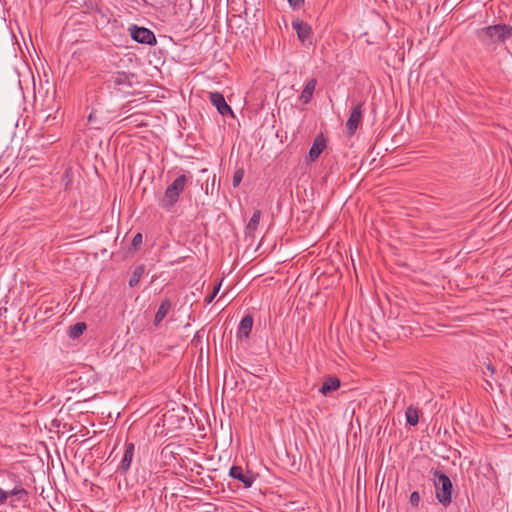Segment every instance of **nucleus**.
Segmentation results:
<instances>
[{
    "label": "nucleus",
    "instance_id": "obj_6",
    "mask_svg": "<svg viewBox=\"0 0 512 512\" xmlns=\"http://www.w3.org/2000/svg\"><path fill=\"white\" fill-rule=\"evenodd\" d=\"M229 476L243 483L245 488L252 487L255 476L252 472L245 470L242 466L233 465L229 470Z\"/></svg>",
    "mask_w": 512,
    "mask_h": 512
},
{
    "label": "nucleus",
    "instance_id": "obj_23",
    "mask_svg": "<svg viewBox=\"0 0 512 512\" xmlns=\"http://www.w3.org/2000/svg\"><path fill=\"white\" fill-rule=\"evenodd\" d=\"M495 373V368L491 362L485 363V370H483L484 376L492 377Z\"/></svg>",
    "mask_w": 512,
    "mask_h": 512
},
{
    "label": "nucleus",
    "instance_id": "obj_15",
    "mask_svg": "<svg viewBox=\"0 0 512 512\" xmlns=\"http://www.w3.org/2000/svg\"><path fill=\"white\" fill-rule=\"evenodd\" d=\"M171 302L169 299H165L161 302L154 319V324L158 326L161 321L167 316L171 309Z\"/></svg>",
    "mask_w": 512,
    "mask_h": 512
},
{
    "label": "nucleus",
    "instance_id": "obj_13",
    "mask_svg": "<svg viewBox=\"0 0 512 512\" xmlns=\"http://www.w3.org/2000/svg\"><path fill=\"white\" fill-rule=\"evenodd\" d=\"M340 380L337 377H328L324 380L319 392L324 396L330 392L336 391L340 387Z\"/></svg>",
    "mask_w": 512,
    "mask_h": 512
},
{
    "label": "nucleus",
    "instance_id": "obj_25",
    "mask_svg": "<svg viewBox=\"0 0 512 512\" xmlns=\"http://www.w3.org/2000/svg\"><path fill=\"white\" fill-rule=\"evenodd\" d=\"M142 234L141 233H137L134 237H133V240H132V245L134 247H138L141 243H142Z\"/></svg>",
    "mask_w": 512,
    "mask_h": 512
},
{
    "label": "nucleus",
    "instance_id": "obj_26",
    "mask_svg": "<svg viewBox=\"0 0 512 512\" xmlns=\"http://www.w3.org/2000/svg\"><path fill=\"white\" fill-rule=\"evenodd\" d=\"M289 4L296 8V7H300L303 3H304V0H288Z\"/></svg>",
    "mask_w": 512,
    "mask_h": 512
},
{
    "label": "nucleus",
    "instance_id": "obj_24",
    "mask_svg": "<svg viewBox=\"0 0 512 512\" xmlns=\"http://www.w3.org/2000/svg\"><path fill=\"white\" fill-rule=\"evenodd\" d=\"M409 501H410V504L412 506L417 507L419 505V502H420V495H419V493L417 491L412 492L411 495H410Z\"/></svg>",
    "mask_w": 512,
    "mask_h": 512
},
{
    "label": "nucleus",
    "instance_id": "obj_12",
    "mask_svg": "<svg viewBox=\"0 0 512 512\" xmlns=\"http://www.w3.org/2000/svg\"><path fill=\"white\" fill-rule=\"evenodd\" d=\"M325 147H326L325 139L321 138L319 136L316 137V139L314 140V142L309 150V157H310L311 161H315L320 156V154L323 152Z\"/></svg>",
    "mask_w": 512,
    "mask_h": 512
},
{
    "label": "nucleus",
    "instance_id": "obj_10",
    "mask_svg": "<svg viewBox=\"0 0 512 512\" xmlns=\"http://www.w3.org/2000/svg\"><path fill=\"white\" fill-rule=\"evenodd\" d=\"M316 84H317V81L315 78H312L306 82L305 87L299 96V101L302 104H308L311 101Z\"/></svg>",
    "mask_w": 512,
    "mask_h": 512
},
{
    "label": "nucleus",
    "instance_id": "obj_16",
    "mask_svg": "<svg viewBox=\"0 0 512 512\" xmlns=\"http://www.w3.org/2000/svg\"><path fill=\"white\" fill-rule=\"evenodd\" d=\"M145 274V266L144 265H138L134 271L132 272V275L129 279V286L135 287L138 285L140 279Z\"/></svg>",
    "mask_w": 512,
    "mask_h": 512
},
{
    "label": "nucleus",
    "instance_id": "obj_7",
    "mask_svg": "<svg viewBox=\"0 0 512 512\" xmlns=\"http://www.w3.org/2000/svg\"><path fill=\"white\" fill-rule=\"evenodd\" d=\"M363 117V103H358L353 109L347 119L346 127L348 130L349 136L355 134L358 129Z\"/></svg>",
    "mask_w": 512,
    "mask_h": 512
},
{
    "label": "nucleus",
    "instance_id": "obj_11",
    "mask_svg": "<svg viewBox=\"0 0 512 512\" xmlns=\"http://www.w3.org/2000/svg\"><path fill=\"white\" fill-rule=\"evenodd\" d=\"M253 326V317L251 315H245L239 324L237 336L239 338H248Z\"/></svg>",
    "mask_w": 512,
    "mask_h": 512
},
{
    "label": "nucleus",
    "instance_id": "obj_27",
    "mask_svg": "<svg viewBox=\"0 0 512 512\" xmlns=\"http://www.w3.org/2000/svg\"><path fill=\"white\" fill-rule=\"evenodd\" d=\"M6 493H5V490H3L2 488H0V505H4L6 504Z\"/></svg>",
    "mask_w": 512,
    "mask_h": 512
},
{
    "label": "nucleus",
    "instance_id": "obj_21",
    "mask_svg": "<svg viewBox=\"0 0 512 512\" xmlns=\"http://www.w3.org/2000/svg\"><path fill=\"white\" fill-rule=\"evenodd\" d=\"M243 176H244V171L242 169H239L234 173L233 180H232L234 187H237L241 183Z\"/></svg>",
    "mask_w": 512,
    "mask_h": 512
},
{
    "label": "nucleus",
    "instance_id": "obj_5",
    "mask_svg": "<svg viewBox=\"0 0 512 512\" xmlns=\"http://www.w3.org/2000/svg\"><path fill=\"white\" fill-rule=\"evenodd\" d=\"M129 31L131 38L138 43L155 45L157 42L154 33L148 28L132 25Z\"/></svg>",
    "mask_w": 512,
    "mask_h": 512
},
{
    "label": "nucleus",
    "instance_id": "obj_19",
    "mask_svg": "<svg viewBox=\"0 0 512 512\" xmlns=\"http://www.w3.org/2000/svg\"><path fill=\"white\" fill-rule=\"evenodd\" d=\"M405 416H406V421L409 425L415 426L418 424L419 416H418L417 409L413 408L412 406L408 407L405 412Z\"/></svg>",
    "mask_w": 512,
    "mask_h": 512
},
{
    "label": "nucleus",
    "instance_id": "obj_17",
    "mask_svg": "<svg viewBox=\"0 0 512 512\" xmlns=\"http://www.w3.org/2000/svg\"><path fill=\"white\" fill-rule=\"evenodd\" d=\"M87 326L84 322H77L76 324L69 327L68 335L72 339H76L81 336L86 330Z\"/></svg>",
    "mask_w": 512,
    "mask_h": 512
},
{
    "label": "nucleus",
    "instance_id": "obj_4",
    "mask_svg": "<svg viewBox=\"0 0 512 512\" xmlns=\"http://www.w3.org/2000/svg\"><path fill=\"white\" fill-rule=\"evenodd\" d=\"M133 74L126 72H115L111 74L106 83L109 88H113L120 92H127L132 87Z\"/></svg>",
    "mask_w": 512,
    "mask_h": 512
},
{
    "label": "nucleus",
    "instance_id": "obj_3",
    "mask_svg": "<svg viewBox=\"0 0 512 512\" xmlns=\"http://www.w3.org/2000/svg\"><path fill=\"white\" fill-rule=\"evenodd\" d=\"M512 36V27L505 24L488 26L481 30L480 38L485 45L505 42Z\"/></svg>",
    "mask_w": 512,
    "mask_h": 512
},
{
    "label": "nucleus",
    "instance_id": "obj_20",
    "mask_svg": "<svg viewBox=\"0 0 512 512\" xmlns=\"http://www.w3.org/2000/svg\"><path fill=\"white\" fill-rule=\"evenodd\" d=\"M6 501L10 496H17L19 500L27 496V491L22 486H15L12 490L5 491Z\"/></svg>",
    "mask_w": 512,
    "mask_h": 512
},
{
    "label": "nucleus",
    "instance_id": "obj_1",
    "mask_svg": "<svg viewBox=\"0 0 512 512\" xmlns=\"http://www.w3.org/2000/svg\"><path fill=\"white\" fill-rule=\"evenodd\" d=\"M188 178L182 174L178 176L168 187L166 188L164 195L160 199L159 205L166 211H170L175 204L178 202L181 193L184 191Z\"/></svg>",
    "mask_w": 512,
    "mask_h": 512
},
{
    "label": "nucleus",
    "instance_id": "obj_8",
    "mask_svg": "<svg viewBox=\"0 0 512 512\" xmlns=\"http://www.w3.org/2000/svg\"><path fill=\"white\" fill-rule=\"evenodd\" d=\"M209 100L216 107L219 114L222 116L231 115L233 116V111L231 107L226 103L223 94L220 92H209Z\"/></svg>",
    "mask_w": 512,
    "mask_h": 512
},
{
    "label": "nucleus",
    "instance_id": "obj_2",
    "mask_svg": "<svg viewBox=\"0 0 512 512\" xmlns=\"http://www.w3.org/2000/svg\"><path fill=\"white\" fill-rule=\"evenodd\" d=\"M435 495L439 503L447 507L452 502L453 485L450 478L440 470H433Z\"/></svg>",
    "mask_w": 512,
    "mask_h": 512
},
{
    "label": "nucleus",
    "instance_id": "obj_22",
    "mask_svg": "<svg viewBox=\"0 0 512 512\" xmlns=\"http://www.w3.org/2000/svg\"><path fill=\"white\" fill-rule=\"evenodd\" d=\"M220 287H221V281L219 283H217V285L214 287L213 291L211 292L210 295H208L206 298H205V302L207 304H210L214 298L216 297V295L218 294L219 290H220Z\"/></svg>",
    "mask_w": 512,
    "mask_h": 512
},
{
    "label": "nucleus",
    "instance_id": "obj_14",
    "mask_svg": "<svg viewBox=\"0 0 512 512\" xmlns=\"http://www.w3.org/2000/svg\"><path fill=\"white\" fill-rule=\"evenodd\" d=\"M293 28L296 30L298 38L304 42L311 36V27L301 21H295L292 23Z\"/></svg>",
    "mask_w": 512,
    "mask_h": 512
},
{
    "label": "nucleus",
    "instance_id": "obj_9",
    "mask_svg": "<svg viewBox=\"0 0 512 512\" xmlns=\"http://www.w3.org/2000/svg\"><path fill=\"white\" fill-rule=\"evenodd\" d=\"M134 454H135V445L134 443H126L125 444V451H124V454H123V457L121 459V462L118 466V471L121 473V474H126L130 467H131V464H132V461H133V458H134Z\"/></svg>",
    "mask_w": 512,
    "mask_h": 512
},
{
    "label": "nucleus",
    "instance_id": "obj_18",
    "mask_svg": "<svg viewBox=\"0 0 512 512\" xmlns=\"http://www.w3.org/2000/svg\"><path fill=\"white\" fill-rule=\"evenodd\" d=\"M260 219H261V211L255 210L251 219L249 220V222L246 226L247 233L251 234L257 229Z\"/></svg>",
    "mask_w": 512,
    "mask_h": 512
}]
</instances>
